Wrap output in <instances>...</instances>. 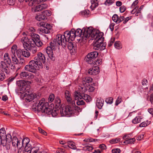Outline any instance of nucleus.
<instances>
[{"instance_id":"38","label":"nucleus","mask_w":153,"mask_h":153,"mask_svg":"<svg viewBox=\"0 0 153 153\" xmlns=\"http://www.w3.org/2000/svg\"><path fill=\"white\" fill-rule=\"evenodd\" d=\"M32 74L29 72H23L20 74V76H32Z\"/></svg>"},{"instance_id":"29","label":"nucleus","mask_w":153,"mask_h":153,"mask_svg":"<svg viewBox=\"0 0 153 153\" xmlns=\"http://www.w3.org/2000/svg\"><path fill=\"white\" fill-rule=\"evenodd\" d=\"M35 19L37 21H40L42 20H44L45 19H46L47 18L45 15L43 14H41L39 15H37L35 17Z\"/></svg>"},{"instance_id":"20","label":"nucleus","mask_w":153,"mask_h":153,"mask_svg":"<svg viewBox=\"0 0 153 153\" xmlns=\"http://www.w3.org/2000/svg\"><path fill=\"white\" fill-rule=\"evenodd\" d=\"M125 18L123 16H120L119 17L118 15L116 14H114L112 17V20L117 24L120 23Z\"/></svg>"},{"instance_id":"26","label":"nucleus","mask_w":153,"mask_h":153,"mask_svg":"<svg viewBox=\"0 0 153 153\" xmlns=\"http://www.w3.org/2000/svg\"><path fill=\"white\" fill-rule=\"evenodd\" d=\"M72 41H67V46L68 49L70 50H75L76 49L75 44H73Z\"/></svg>"},{"instance_id":"61","label":"nucleus","mask_w":153,"mask_h":153,"mask_svg":"<svg viewBox=\"0 0 153 153\" xmlns=\"http://www.w3.org/2000/svg\"><path fill=\"white\" fill-rule=\"evenodd\" d=\"M15 77H10L9 78H8L7 79V82H8V84H7L8 85H9V83L11 82H12L14 79Z\"/></svg>"},{"instance_id":"56","label":"nucleus","mask_w":153,"mask_h":153,"mask_svg":"<svg viewBox=\"0 0 153 153\" xmlns=\"http://www.w3.org/2000/svg\"><path fill=\"white\" fill-rule=\"evenodd\" d=\"M20 148L18 150V153H26L25 151V149H24V148L23 147L21 146Z\"/></svg>"},{"instance_id":"21","label":"nucleus","mask_w":153,"mask_h":153,"mask_svg":"<svg viewBox=\"0 0 153 153\" xmlns=\"http://www.w3.org/2000/svg\"><path fill=\"white\" fill-rule=\"evenodd\" d=\"M48 7V5L46 4H42L36 6L34 9H33L34 12H38L42 10L47 9Z\"/></svg>"},{"instance_id":"42","label":"nucleus","mask_w":153,"mask_h":153,"mask_svg":"<svg viewBox=\"0 0 153 153\" xmlns=\"http://www.w3.org/2000/svg\"><path fill=\"white\" fill-rule=\"evenodd\" d=\"M114 46L116 48L118 49H120L122 48L120 45V43L119 41H117L115 43Z\"/></svg>"},{"instance_id":"51","label":"nucleus","mask_w":153,"mask_h":153,"mask_svg":"<svg viewBox=\"0 0 153 153\" xmlns=\"http://www.w3.org/2000/svg\"><path fill=\"white\" fill-rule=\"evenodd\" d=\"M95 63L96 65H100L102 63V59H98L97 60H95V62H94L93 64Z\"/></svg>"},{"instance_id":"4","label":"nucleus","mask_w":153,"mask_h":153,"mask_svg":"<svg viewBox=\"0 0 153 153\" xmlns=\"http://www.w3.org/2000/svg\"><path fill=\"white\" fill-rule=\"evenodd\" d=\"M96 33L95 31H94L93 28L91 27L88 28H83L82 30L79 28L75 30L76 37L79 36L82 38L83 40H86L87 39L91 36V35Z\"/></svg>"},{"instance_id":"16","label":"nucleus","mask_w":153,"mask_h":153,"mask_svg":"<svg viewBox=\"0 0 153 153\" xmlns=\"http://www.w3.org/2000/svg\"><path fill=\"white\" fill-rule=\"evenodd\" d=\"M17 46L16 45H13L11 48V52L10 54L11 56L12 59L14 64H16L19 63V60L17 59L16 54V50Z\"/></svg>"},{"instance_id":"31","label":"nucleus","mask_w":153,"mask_h":153,"mask_svg":"<svg viewBox=\"0 0 153 153\" xmlns=\"http://www.w3.org/2000/svg\"><path fill=\"white\" fill-rule=\"evenodd\" d=\"M142 118L140 116L136 117L132 120V122L134 124H137L141 122Z\"/></svg>"},{"instance_id":"34","label":"nucleus","mask_w":153,"mask_h":153,"mask_svg":"<svg viewBox=\"0 0 153 153\" xmlns=\"http://www.w3.org/2000/svg\"><path fill=\"white\" fill-rule=\"evenodd\" d=\"M68 147L73 149H76V147L74 143L72 141H69L68 142Z\"/></svg>"},{"instance_id":"48","label":"nucleus","mask_w":153,"mask_h":153,"mask_svg":"<svg viewBox=\"0 0 153 153\" xmlns=\"http://www.w3.org/2000/svg\"><path fill=\"white\" fill-rule=\"evenodd\" d=\"M114 0H106L104 3V4L106 5H110L114 2Z\"/></svg>"},{"instance_id":"14","label":"nucleus","mask_w":153,"mask_h":153,"mask_svg":"<svg viewBox=\"0 0 153 153\" xmlns=\"http://www.w3.org/2000/svg\"><path fill=\"white\" fill-rule=\"evenodd\" d=\"M76 37L75 30L74 29H72L70 32L67 31L64 33V38L65 37L68 39V41H73Z\"/></svg>"},{"instance_id":"1","label":"nucleus","mask_w":153,"mask_h":153,"mask_svg":"<svg viewBox=\"0 0 153 153\" xmlns=\"http://www.w3.org/2000/svg\"><path fill=\"white\" fill-rule=\"evenodd\" d=\"M65 98L69 105L64 108H60V112L62 116H65L72 114L73 112L74 107L75 105V101L72 100L69 91L67 90L65 91Z\"/></svg>"},{"instance_id":"39","label":"nucleus","mask_w":153,"mask_h":153,"mask_svg":"<svg viewBox=\"0 0 153 153\" xmlns=\"http://www.w3.org/2000/svg\"><path fill=\"white\" fill-rule=\"evenodd\" d=\"M93 149V148L92 146L88 145L85 146L83 148V150L88 151H91Z\"/></svg>"},{"instance_id":"30","label":"nucleus","mask_w":153,"mask_h":153,"mask_svg":"<svg viewBox=\"0 0 153 153\" xmlns=\"http://www.w3.org/2000/svg\"><path fill=\"white\" fill-rule=\"evenodd\" d=\"M92 80V79L91 77H85V78L82 79V83L84 85H85L87 83L91 82Z\"/></svg>"},{"instance_id":"24","label":"nucleus","mask_w":153,"mask_h":153,"mask_svg":"<svg viewBox=\"0 0 153 153\" xmlns=\"http://www.w3.org/2000/svg\"><path fill=\"white\" fill-rule=\"evenodd\" d=\"M51 27V26L49 24H47L45 26L41 29L40 31L45 33H50Z\"/></svg>"},{"instance_id":"3","label":"nucleus","mask_w":153,"mask_h":153,"mask_svg":"<svg viewBox=\"0 0 153 153\" xmlns=\"http://www.w3.org/2000/svg\"><path fill=\"white\" fill-rule=\"evenodd\" d=\"M0 65V76H6L5 73L7 74L9 71L7 68L11 65V60L9 56L8 53H5L4 57V61H2Z\"/></svg>"},{"instance_id":"37","label":"nucleus","mask_w":153,"mask_h":153,"mask_svg":"<svg viewBox=\"0 0 153 153\" xmlns=\"http://www.w3.org/2000/svg\"><path fill=\"white\" fill-rule=\"evenodd\" d=\"M25 50H24L22 55L26 57H28L30 55V53L28 51L27 49H25Z\"/></svg>"},{"instance_id":"8","label":"nucleus","mask_w":153,"mask_h":153,"mask_svg":"<svg viewBox=\"0 0 153 153\" xmlns=\"http://www.w3.org/2000/svg\"><path fill=\"white\" fill-rule=\"evenodd\" d=\"M39 68V65L33 60L30 61L24 68L25 70L33 73H36V70Z\"/></svg>"},{"instance_id":"55","label":"nucleus","mask_w":153,"mask_h":153,"mask_svg":"<svg viewBox=\"0 0 153 153\" xmlns=\"http://www.w3.org/2000/svg\"><path fill=\"white\" fill-rule=\"evenodd\" d=\"M112 153H120L121 151L119 149H113L112 150Z\"/></svg>"},{"instance_id":"9","label":"nucleus","mask_w":153,"mask_h":153,"mask_svg":"<svg viewBox=\"0 0 153 153\" xmlns=\"http://www.w3.org/2000/svg\"><path fill=\"white\" fill-rule=\"evenodd\" d=\"M31 82L27 80H20L16 82L17 85L20 87H22V90L25 92H29V88L30 87L29 84L31 83Z\"/></svg>"},{"instance_id":"12","label":"nucleus","mask_w":153,"mask_h":153,"mask_svg":"<svg viewBox=\"0 0 153 153\" xmlns=\"http://www.w3.org/2000/svg\"><path fill=\"white\" fill-rule=\"evenodd\" d=\"M24 148L26 153H40L39 152V148L38 146L32 147L30 143L23 147Z\"/></svg>"},{"instance_id":"22","label":"nucleus","mask_w":153,"mask_h":153,"mask_svg":"<svg viewBox=\"0 0 153 153\" xmlns=\"http://www.w3.org/2000/svg\"><path fill=\"white\" fill-rule=\"evenodd\" d=\"M12 142L13 146L15 147L20 148L21 146L20 141L19 140L17 137H13Z\"/></svg>"},{"instance_id":"46","label":"nucleus","mask_w":153,"mask_h":153,"mask_svg":"<svg viewBox=\"0 0 153 153\" xmlns=\"http://www.w3.org/2000/svg\"><path fill=\"white\" fill-rule=\"evenodd\" d=\"M16 50L17 48H16V54L17 56H20L22 54L24 50L21 49H18L17 50Z\"/></svg>"},{"instance_id":"33","label":"nucleus","mask_w":153,"mask_h":153,"mask_svg":"<svg viewBox=\"0 0 153 153\" xmlns=\"http://www.w3.org/2000/svg\"><path fill=\"white\" fill-rule=\"evenodd\" d=\"M75 99L77 101H76V103L78 105H82L84 104L85 102L82 99V98H79L77 99H76L75 98Z\"/></svg>"},{"instance_id":"54","label":"nucleus","mask_w":153,"mask_h":153,"mask_svg":"<svg viewBox=\"0 0 153 153\" xmlns=\"http://www.w3.org/2000/svg\"><path fill=\"white\" fill-rule=\"evenodd\" d=\"M115 40V39L114 38H112L111 39L110 41L109 42L108 46L110 47L114 42Z\"/></svg>"},{"instance_id":"2","label":"nucleus","mask_w":153,"mask_h":153,"mask_svg":"<svg viewBox=\"0 0 153 153\" xmlns=\"http://www.w3.org/2000/svg\"><path fill=\"white\" fill-rule=\"evenodd\" d=\"M102 33H95L91 35L92 38L94 39V49L99 51L103 50L105 49L106 44L103 42L104 38L102 37Z\"/></svg>"},{"instance_id":"35","label":"nucleus","mask_w":153,"mask_h":153,"mask_svg":"<svg viewBox=\"0 0 153 153\" xmlns=\"http://www.w3.org/2000/svg\"><path fill=\"white\" fill-rule=\"evenodd\" d=\"M2 137L0 136V146L2 145L3 146H5L7 143V139L5 138L3 139Z\"/></svg>"},{"instance_id":"62","label":"nucleus","mask_w":153,"mask_h":153,"mask_svg":"<svg viewBox=\"0 0 153 153\" xmlns=\"http://www.w3.org/2000/svg\"><path fill=\"white\" fill-rule=\"evenodd\" d=\"M132 17L131 16L127 17L126 18L123 22L124 24H126L129 20L131 19Z\"/></svg>"},{"instance_id":"58","label":"nucleus","mask_w":153,"mask_h":153,"mask_svg":"<svg viewBox=\"0 0 153 153\" xmlns=\"http://www.w3.org/2000/svg\"><path fill=\"white\" fill-rule=\"evenodd\" d=\"M56 152L57 153H65V150L62 148L59 149Z\"/></svg>"},{"instance_id":"60","label":"nucleus","mask_w":153,"mask_h":153,"mask_svg":"<svg viewBox=\"0 0 153 153\" xmlns=\"http://www.w3.org/2000/svg\"><path fill=\"white\" fill-rule=\"evenodd\" d=\"M88 88V90L89 92H93L94 90V88L93 86L89 85Z\"/></svg>"},{"instance_id":"27","label":"nucleus","mask_w":153,"mask_h":153,"mask_svg":"<svg viewBox=\"0 0 153 153\" xmlns=\"http://www.w3.org/2000/svg\"><path fill=\"white\" fill-rule=\"evenodd\" d=\"M104 100L103 99H97L96 101V105L99 109H101L103 105Z\"/></svg>"},{"instance_id":"17","label":"nucleus","mask_w":153,"mask_h":153,"mask_svg":"<svg viewBox=\"0 0 153 153\" xmlns=\"http://www.w3.org/2000/svg\"><path fill=\"white\" fill-rule=\"evenodd\" d=\"M46 0H25V2H28V5L32 6H35L36 4H38L42 1H45ZM24 0H19L20 2H23Z\"/></svg>"},{"instance_id":"63","label":"nucleus","mask_w":153,"mask_h":153,"mask_svg":"<svg viewBox=\"0 0 153 153\" xmlns=\"http://www.w3.org/2000/svg\"><path fill=\"white\" fill-rule=\"evenodd\" d=\"M114 23H111L109 25V28L112 31L114 30Z\"/></svg>"},{"instance_id":"32","label":"nucleus","mask_w":153,"mask_h":153,"mask_svg":"<svg viewBox=\"0 0 153 153\" xmlns=\"http://www.w3.org/2000/svg\"><path fill=\"white\" fill-rule=\"evenodd\" d=\"M30 139L27 137H26L22 140V146L23 147L26 145L30 143Z\"/></svg>"},{"instance_id":"25","label":"nucleus","mask_w":153,"mask_h":153,"mask_svg":"<svg viewBox=\"0 0 153 153\" xmlns=\"http://www.w3.org/2000/svg\"><path fill=\"white\" fill-rule=\"evenodd\" d=\"M55 108L59 109L61 107V100L60 98L57 97H56L54 101Z\"/></svg>"},{"instance_id":"23","label":"nucleus","mask_w":153,"mask_h":153,"mask_svg":"<svg viewBox=\"0 0 153 153\" xmlns=\"http://www.w3.org/2000/svg\"><path fill=\"white\" fill-rule=\"evenodd\" d=\"M25 96L26 97L25 99L26 102H30L33 100L36 97L35 94H27L26 93Z\"/></svg>"},{"instance_id":"64","label":"nucleus","mask_w":153,"mask_h":153,"mask_svg":"<svg viewBox=\"0 0 153 153\" xmlns=\"http://www.w3.org/2000/svg\"><path fill=\"white\" fill-rule=\"evenodd\" d=\"M99 147L102 150L105 149L106 148V146L104 144L100 145L99 146Z\"/></svg>"},{"instance_id":"10","label":"nucleus","mask_w":153,"mask_h":153,"mask_svg":"<svg viewBox=\"0 0 153 153\" xmlns=\"http://www.w3.org/2000/svg\"><path fill=\"white\" fill-rule=\"evenodd\" d=\"M98 53L96 51L92 52L89 53L85 58V60L90 64L95 62V59L97 57Z\"/></svg>"},{"instance_id":"18","label":"nucleus","mask_w":153,"mask_h":153,"mask_svg":"<svg viewBox=\"0 0 153 153\" xmlns=\"http://www.w3.org/2000/svg\"><path fill=\"white\" fill-rule=\"evenodd\" d=\"M30 34L31 38L30 39L28 38V39L29 41H30L31 43L32 44H34L35 42L40 39L39 36L36 34L33 33H30Z\"/></svg>"},{"instance_id":"40","label":"nucleus","mask_w":153,"mask_h":153,"mask_svg":"<svg viewBox=\"0 0 153 153\" xmlns=\"http://www.w3.org/2000/svg\"><path fill=\"white\" fill-rule=\"evenodd\" d=\"M120 139L119 138H113L109 141V142L111 144H114L118 143L120 141Z\"/></svg>"},{"instance_id":"49","label":"nucleus","mask_w":153,"mask_h":153,"mask_svg":"<svg viewBox=\"0 0 153 153\" xmlns=\"http://www.w3.org/2000/svg\"><path fill=\"white\" fill-rule=\"evenodd\" d=\"M113 98L111 97H108L106 99L105 101L107 103L111 104L113 102Z\"/></svg>"},{"instance_id":"15","label":"nucleus","mask_w":153,"mask_h":153,"mask_svg":"<svg viewBox=\"0 0 153 153\" xmlns=\"http://www.w3.org/2000/svg\"><path fill=\"white\" fill-rule=\"evenodd\" d=\"M74 97L76 99H77L79 98H82L87 102H89L92 100V98L90 96L85 94L81 93L77 91L75 92Z\"/></svg>"},{"instance_id":"53","label":"nucleus","mask_w":153,"mask_h":153,"mask_svg":"<svg viewBox=\"0 0 153 153\" xmlns=\"http://www.w3.org/2000/svg\"><path fill=\"white\" fill-rule=\"evenodd\" d=\"M150 123H146V122H143L141 123L139 125V126L140 127H145L147 126Z\"/></svg>"},{"instance_id":"13","label":"nucleus","mask_w":153,"mask_h":153,"mask_svg":"<svg viewBox=\"0 0 153 153\" xmlns=\"http://www.w3.org/2000/svg\"><path fill=\"white\" fill-rule=\"evenodd\" d=\"M52 42H51L50 44V46L47 47L46 49V51L49 58L52 60H55V58L53 56V50H54L56 47Z\"/></svg>"},{"instance_id":"45","label":"nucleus","mask_w":153,"mask_h":153,"mask_svg":"<svg viewBox=\"0 0 153 153\" xmlns=\"http://www.w3.org/2000/svg\"><path fill=\"white\" fill-rule=\"evenodd\" d=\"M42 13V14H44V15H46L48 16H49L51 14V12L50 10H44Z\"/></svg>"},{"instance_id":"6","label":"nucleus","mask_w":153,"mask_h":153,"mask_svg":"<svg viewBox=\"0 0 153 153\" xmlns=\"http://www.w3.org/2000/svg\"><path fill=\"white\" fill-rule=\"evenodd\" d=\"M21 41L25 49H28L33 54L36 52L37 51L36 47L34 44L31 43L30 41H29L27 37H23L21 39Z\"/></svg>"},{"instance_id":"7","label":"nucleus","mask_w":153,"mask_h":153,"mask_svg":"<svg viewBox=\"0 0 153 153\" xmlns=\"http://www.w3.org/2000/svg\"><path fill=\"white\" fill-rule=\"evenodd\" d=\"M64 34L62 35L60 34H58L56 36L55 38L52 42L54 45L57 47L61 45L64 48L65 47L67 44V41L68 39L65 37L64 38Z\"/></svg>"},{"instance_id":"19","label":"nucleus","mask_w":153,"mask_h":153,"mask_svg":"<svg viewBox=\"0 0 153 153\" xmlns=\"http://www.w3.org/2000/svg\"><path fill=\"white\" fill-rule=\"evenodd\" d=\"M99 72V68L98 67L91 68L88 70V74L91 75L95 76L98 74Z\"/></svg>"},{"instance_id":"47","label":"nucleus","mask_w":153,"mask_h":153,"mask_svg":"<svg viewBox=\"0 0 153 153\" xmlns=\"http://www.w3.org/2000/svg\"><path fill=\"white\" fill-rule=\"evenodd\" d=\"M55 98L54 95L53 94H51L48 99V102H53Z\"/></svg>"},{"instance_id":"50","label":"nucleus","mask_w":153,"mask_h":153,"mask_svg":"<svg viewBox=\"0 0 153 153\" xmlns=\"http://www.w3.org/2000/svg\"><path fill=\"white\" fill-rule=\"evenodd\" d=\"M122 98L120 97H118L116 100L115 105H117L122 102Z\"/></svg>"},{"instance_id":"52","label":"nucleus","mask_w":153,"mask_h":153,"mask_svg":"<svg viewBox=\"0 0 153 153\" xmlns=\"http://www.w3.org/2000/svg\"><path fill=\"white\" fill-rule=\"evenodd\" d=\"M126 10V7L124 5L121 6L120 7V12L121 13L124 12Z\"/></svg>"},{"instance_id":"59","label":"nucleus","mask_w":153,"mask_h":153,"mask_svg":"<svg viewBox=\"0 0 153 153\" xmlns=\"http://www.w3.org/2000/svg\"><path fill=\"white\" fill-rule=\"evenodd\" d=\"M138 7L136 6L131 12V13L132 14H134L137 12L138 10Z\"/></svg>"},{"instance_id":"41","label":"nucleus","mask_w":153,"mask_h":153,"mask_svg":"<svg viewBox=\"0 0 153 153\" xmlns=\"http://www.w3.org/2000/svg\"><path fill=\"white\" fill-rule=\"evenodd\" d=\"M38 40L34 43V45L39 47H41L43 45L42 42L40 40V39Z\"/></svg>"},{"instance_id":"36","label":"nucleus","mask_w":153,"mask_h":153,"mask_svg":"<svg viewBox=\"0 0 153 153\" xmlns=\"http://www.w3.org/2000/svg\"><path fill=\"white\" fill-rule=\"evenodd\" d=\"M51 114L52 116L53 117L56 116L59 112V111L58 110V109H57V110L54 109L53 110L52 108H51Z\"/></svg>"},{"instance_id":"57","label":"nucleus","mask_w":153,"mask_h":153,"mask_svg":"<svg viewBox=\"0 0 153 153\" xmlns=\"http://www.w3.org/2000/svg\"><path fill=\"white\" fill-rule=\"evenodd\" d=\"M38 130H39V132L45 135H47V133L45 132L44 130H42V129H41V128H38Z\"/></svg>"},{"instance_id":"5","label":"nucleus","mask_w":153,"mask_h":153,"mask_svg":"<svg viewBox=\"0 0 153 153\" xmlns=\"http://www.w3.org/2000/svg\"><path fill=\"white\" fill-rule=\"evenodd\" d=\"M39 102L36 108H35V109H37V110L38 111L45 113L48 114H50L51 107L48 106V102H45V99L42 98Z\"/></svg>"},{"instance_id":"11","label":"nucleus","mask_w":153,"mask_h":153,"mask_svg":"<svg viewBox=\"0 0 153 153\" xmlns=\"http://www.w3.org/2000/svg\"><path fill=\"white\" fill-rule=\"evenodd\" d=\"M35 61L39 65L40 68L43 67L42 64H44L45 62V58L44 54L39 52L38 53L37 56L35 57Z\"/></svg>"},{"instance_id":"28","label":"nucleus","mask_w":153,"mask_h":153,"mask_svg":"<svg viewBox=\"0 0 153 153\" xmlns=\"http://www.w3.org/2000/svg\"><path fill=\"white\" fill-rule=\"evenodd\" d=\"M0 136L2 137L3 139L4 138L7 139V136L6 135V131L4 128H2L0 129Z\"/></svg>"},{"instance_id":"44","label":"nucleus","mask_w":153,"mask_h":153,"mask_svg":"<svg viewBox=\"0 0 153 153\" xmlns=\"http://www.w3.org/2000/svg\"><path fill=\"white\" fill-rule=\"evenodd\" d=\"M91 5L90 7V8L92 10H94L97 6H98V2H91Z\"/></svg>"},{"instance_id":"43","label":"nucleus","mask_w":153,"mask_h":153,"mask_svg":"<svg viewBox=\"0 0 153 153\" xmlns=\"http://www.w3.org/2000/svg\"><path fill=\"white\" fill-rule=\"evenodd\" d=\"M135 141V139L134 138H133L126 140L124 143L126 144L131 143H133Z\"/></svg>"}]
</instances>
